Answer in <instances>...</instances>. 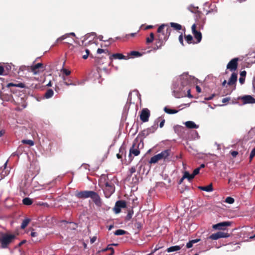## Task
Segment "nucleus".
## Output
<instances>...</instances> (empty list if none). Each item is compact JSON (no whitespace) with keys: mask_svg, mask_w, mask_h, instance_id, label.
I'll list each match as a JSON object with an SVG mask.
<instances>
[{"mask_svg":"<svg viewBox=\"0 0 255 255\" xmlns=\"http://www.w3.org/2000/svg\"><path fill=\"white\" fill-rule=\"evenodd\" d=\"M171 32V29L168 24H162L157 29V32L159 33L157 38L155 40L154 50L160 49L165 44L169 38Z\"/></svg>","mask_w":255,"mask_h":255,"instance_id":"f257e3e1","label":"nucleus"},{"mask_svg":"<svg viewBox=\"0 0 255 255\" xmlns=\"http://www.w3.org/2000/svg\"><path fill=\"white\" fill-rule=\"evenodd\" d=\"M114 179H110L108 175L102 174L99 180V185L104 191L106 198H109L115 192Z\"/></svg>","mask_w":255,"mask_h":255,"instance_id":"f03ea898","label":"nucleus"},{"mask_svg":"<svg viewBox=\"0 0 255 255\" xmlns=\"http://www.w3.org/2000/svg\"><path fill=\"white\" fill-rule=\"evenodd\" d=\"M75 196L79 199H86L91 198L95 205L98 207H101L102 204L101 199L99 194L93 191H77L75 194Z\"/></svg>","mask_w":255,"mask_h":255,"instance_id":"7ed1b4c3","label":"nucleus"},{"mask_svg":"<svg viewBox=\"0 0 255 255\" xmlns=\"http://www.w3.org/2000/svg\"><path fill=\"white\" fill-rule=\"evenodd\" d=\"M171 153V149H165L160 153L152 156L150 159L149 163L151 164L156 163L161 160H163L164 161H170V160L169 159V157L170 156Z\"/></svg>","mask_w":255,"mask_h":255,"instance_id":"20e7f679","label":"nucleus"},{"mask_svg":"<svg viewBox=\"0 0 255 255\" xmlns=\"http://www.w3.org/2000/svg\"><path fill=\"white\" fill-rule=\"evenodd\" d=\"M15 236L12 234H2L1 238H0L1 248L2 249L7 248L8 245L12 242L15 239Z\"/></svg>","mask_w":255,"mask_h":255,"instance_id":"39448f33","label":"nucleus"},{"mask_svg":"<svg viewBox=\"0 0 255 255\" xmlns=\"http://www.w3.org/2000/svg\"><path fill=\"white\" fill-rule=\"evenodd\" d=\"M195 19L196 23L193 24H197L199 28H203L204 24L206 22V18L204 16L202 12L199 11L195 14Z\"/></svg>","mask_w":255,"mask_h":255,"instance_id":"423d86ee","label":"nucleus"},{"mask_svg":"<svg viewBox=\"0 0 255 255\" xmlns=\"http://www.w3.org/2000/svg\"><path fill=\"white\" fill-rule=\"evenodd\" d=\"M158 128V122H156L150 128L144 129L142 130L139 133V135L142 136L143 138L148 136L149 134L155 132Z\"/></svg>","mask_w":255,"mask_h":255,"instance_id":"0eeeda50","label":"nucleus"},{"mask_svg":"<svg viewBox=\"0 0 255 255\" xmlns=\"http://www.w3.org/2000/svg\"><path fill=\"white\" fill-rule=\"evenodd\" d=\"M139 143L138 142V141L135 139L133 142L131 147L129 149V157L130 158L132 154L134 156H137L139 154Z\"/></svg>","mask_w":255,"mask_h":255,"instance_id":"6e6552de","label":"nucleus"},{"mask_svg":"<svg viewBox=\"0 0 255 255\" xmlns=\"http://www.w3.org/2000/svg\"><path fill=\"white\" fill-rule=\"evenodd\" d=\"M197 24H193L191 27L192 32L194 35V38L197 40L196 43H199L202 39V36L201 32L198 29H200Z\"/></svg>","mask_w":255,"mask_h":255,"instance_id":"1a4fd4ad","label":"nucleus"},{"mask_svg":"<svg viewBox=\"0 0 255 255\" xmlns=\"http://www.w3.org/2000/svg\"><path fill=\"white\" fill-rule=\"evenodd\" d=\"M230 234L228 233L219 231L213 234L209 237V239L216 240L220 238H226L230 237Z\"/></svg>","mask_w":255,"mask_h":255,"instance_id":"9d476101","label":"nucleus"},{"mask_svg":"<svg viewBox=\"0 0 255 255\" xmlns=\"http://www.w3.org/2000/svg\"><path fill=\"white\" fill-rule=\"evenodd\" d=\"M127 206V203L125 200H119L116 202L114 210L116 214L120 213L121 208H125Z\"/></svg>","mask_w":255,"mask_h":255,"instance_id":"9b49d317","label":"nucleus"},{"mask_svg":"<svg viewBox=\"0 0 255 255\" xmlns=\"http://www.w3.org/2000/svg\"><path fill=\"white\" fill-rule=\"evenodd\" d=\"M150 115V111L147 108H144L141 111L140 119L142 122H147L148 121Z\"/></svg>","mask_w":255,"mask_h":255,"instance_id":"f8f14e48","label":"nucleus"},{"mask_svg":"<svg viewBox=\"0 0 255 255\" xmlns=\"http://www.w3.org/2000/svg\"><path fill=\"white\" fill-rule=\"evenodd\" d=\"M239 59L238 58H235L232 59L227 64V68L229 69L230 71H235L238 67V61Z\"/></svg>","mask_w":255,"mask_h":255,"instance_id":"ddd939ff","label":"nucleus"},{"mask_svg":"<svg viewBox=\"0 0 255 255\" xmlns=\"http://www.w3.org/2000/svg\"><path fill=\"white\" fill-rule=\"evenodd\" d=\"M231 222L229 221L223 222L213 226V228L215 230H224L225 227L230 226Z\"/></svg>","mask_w":255,"mask_h":255,"instance_id":"4468645a","label":"nucleus"},{"mask_svg":"<svg viewBox=\"0 0 255 255\" xmlns=\"http://www.w3.org/2000/svg\"><path fill=\"white\" fill-rule=\"evenodd\" d=\"M43 65L41 63H38L34 65L31 66L29 68L30 71L33 73L34 74H37L40 72V69H43Z\"/></svg>","mask_w":255,"mask_h":255,"instance_id":"2eb2a0df","label":"nucleus"},{"mask_svg":"<svg viewBox=\"0 0 255 255\" xmlns=\"http://www.w3.org/2000/svg\"><path fill=\"white\" fill-rule=\"evenodd\" d=\"M244 104H253L255 103V99L250 95H247L242 97Z\"/></svg>","mask_w":255,"mask_h":255,"instance_id":"dca6fc26","label":"nucleus"},{"mask_svg":"<svg viewBox=\"0 0 255 255\" xmlns=\"http://www.w3.org/2000/svg\"><path fill=\"white\" fill-rule=\"evenodd\" d=\"M237 74L233 73L228 81V84L230 86L236 84L237 81Z\"/></svg>","mask_w":255,"mask_h":255,"instance_id":"f3484780","label":"nucleus"},{"mask_svg":"<svg viewBox=\"0 0 255 255\" xmlns=\"http://www.w3.org/2000/svg\"><path fill=\"white\" fill-rule=\"evenodd\" d=\"M110 59H127V58L126 56L124 55L121 53H115L111 55L110 57Z\"/></svg>","mask_w":255,"mask_h":255,"instance_id":"a211bd4d","label":"nucleus"},{"mask_svg":"<svg viewBox=\"0 0 255 255\" xmlns=\"http://www.w3.org/2000/svg\"><path fill=\"white\" fill-rule=\"evenodd\" d=\"M186 127L189 128H197L199 127L192 121H188L185 123Z\"/></svg>","mask_w":255,"mask_h":255,"instance_id":"6ab92c4d","label":"nucleus"},{"mask_svg":"<svg viewBox=\"0 0 255 255\" xmlns=\"http://www.w3.org/2000/svg\"><path fill=\"white\" fill-rule=\"evenodd\" d=\"M198 188L201 190L207 192H211L213 190V186L212 184H210L206 186H199Z\"/></svg>","mask_w":255,"mask_h":255,"instance_id":"aec40b11","label":"nucleus"},{"mask_svg":"<svg viewBox=\"0 0 255 255\" xmlns=\"http://www.w3.org/2000/svg\"><path fill=\"white\" fill-rule=\"evenodd\" d=\"M19 87V88H24L25 85L22 83H19L18 84L13 83H9L7 85V87Z\"/></svg>","mask_w":255,"mask_h":255,"instance_id":"412c9836","label":"nucleus"},{"mask_svg":"<svg viewBox=\"0 0 255 255\" xmlns=\"http://www.w3.org/2000/svg\"><path fill=\"white\" fill-rule=\"evenodd\" d=\"M170 25L174 30L179 31L182 29V26L180 24L175 22H170Z\"/></svg>","mask_w":255,"mask_h":255,"instance_id":"4be33fe9","label":"nucleus"},{"mask_svg":"<svg viewBox=\"0 0 255 255\" xmlns=\"http://www.w3.org/2000/svg\"><path fill=\"white\" fill-rule=\"evenodd\" d=\"M142 55V54L138 51H131L128 54V56L130 57H138Z\"/></svg>","mask_w":255,"mask_h":255,"instance_id":"5701e85b","label":"nucleus"},{"mask_svg":"<svg viewBox=\"0 0 255 255\" xmlns=\"http://www.w3.org/2000/svg\"><path fill=\"white\" fill-rule=\"evenodd\" d=\"M123 154H126L125 149L124 147H121L119 149V152L117 154V157L118 159H122Z\"/></svg>","mask_w":255,"mask_h":255,"instance_id":"b1692460","label":"nucleus"},{"mask_svg":"<svg viewBox=\"0 0 255 255\" xmlns=\"http://www.w3.org/2000/svg\"><path fill=\"white\" fill-rule=\"evenodd\" d=\"M181 249V247L180 246H172L169 248H168L167 249V251L168 253L173 252L175 251H177L180 250Z\"/></svg>","mask_w":255,"mask_h":255,"instance_id":"393cba45","label":"nucleus"},{"mask_svg":"<svg viewBox=\"0 0 255 255\" xmlns=\"http://www.w3.org/2000/svg\"><path fill=\"white\" fill-rule=\"evenodd\" d=\"M54 92L52 89H48L45 93L44 97L46 99H49L53 96Z\"/></svg>","mask_w":255,"mask_h":255,"instance_id":"a878e982","label":"nucleus"},{"mask_svg":"<svg viewBox=\"0 0 255 255\" xmlns=\"http://www.w3.org/2000/svg\"><path fill=\"white\" fill-rule=\"evenodd\" d=\"M4 68V75H6L8 74L9 71L11 70L12 68V65L10 64H7L4 66H3Z\"/></svg>","mask_w":255,"mask_h":255,"instance_id":"bb28decb","label":"nucleus"},{"mask_svg":"<svg viewBox=\"0 0 255 255\" xmlns=\"http://www.w3.org/2000/svg\"><path fill=\"white\" fill-rule=\"evenodd\" d=\"M30 221V219L26 218L23 220L21 225V229H24Z\"/></svg>","mask_w":255,"mask_h":255,"instance_id":"cd10ccee","label":"nucleus"},{"mask_svg":"<svg viewBox=\"0 0 255 255\" xmlns=\"http://www.w3.org/2000/svg\"><path fill=\"white\" fill-rule=\"evenodd\" d=\"M109 250L111 251V254L110 255H113L114 254V249L111 247V245H109L106 248L102 250L101 252H105Z\"/></svg>","mask_w":255,"mask_h":255,"instance_id":"c85d7f7f","label":"nucleus"},{"mask_svg":"<svg viewBox=\"0 0 255 255\" xmlns=\"http://www.w3.org/2000/svg\"><path fill=\"white\" fill-rule=\"evenodd\" d=\"M32 200L29 198L26 197L22 200V203L25 205H30L32 204Z\"/></svg>","mask_w":255,"mask_h":255,"instance_id":"c756f323","label":"nucleus"},{"mask_svg":"<svg viewBox=\"0 0 255 255\" xmlns=\"http://www.w3.org/2000/svg\"><path fill=\"white\" fill-rule=\"evenodd\" d=\"M185 39L188 44L194 43L193 37L191 35L189 34L187 35H184Z\"/></svg>","mask_w":255,"mask_h":255,"instance_id":"7c9ffc66","label":"nucleus"},{"mask_svg":"<svg viewBox=\"0 0 255 255\" xmlns=\"http://www.w3.org/2000/svg\"><path fill=\"white\" fill-rule=\"evenodd\" d=\"M194 178V176H193V174H189L187 171L185 172L183 176V178H187L189 181L192 180Z\"/></svg>","mask_w":255,"mask_h":255,"instance_id":"2f4dec72","label":"nucleus"},{"mask_svg":"<svg viewBox=\"0 0 255 255\" xmlns=\"http://www.w3.org/2000/svg\"><path fill=\"white\" fill-rule=\"evenodd\" d=\"M154 39V34L153 33L151 32L150 34L149 37H148L146 38V42L147 44H149L151 43Z\"/></svg>","mask_w":255,"mask_h":255,"instance_id":"473e14b6","label":"nucleus"},{"mask_svg":"<svg viewBox=\"0 0 255 255\" xmlns=\"http://www.w3.org/2000/svg\"><path fill=\"white\" fill-rule=\"evenodd\" d=\"M164 110L165 113L169 114H176L178 112L177 110H174V109H169L167 107H165L164 109Z\"/></svg>","mask_w":255,"mask_h":255,"instance_id":"72a5a7b5","label":"nucleus"},{"mask_svg":"<svg viewBox=\"0 0 255 255\" xmlns=\"http://www.w3.org/2000/svg\"><path fill=\"white\" fill-rule=\"evenodd\" d=\"M69 35H72V36H75V34L74 33V32H71L70 33H68V34H66L64 35H62V36H61L60 37H59L58 39H57V41H62L65 39H66L67 37H68Z\"/></svg>","mask_w":255,"mask_h":255,"instance_id":"f704fd0d","label":"nucleus"},{"mask_svg":"<svg viewBox=\"0 0 255 255\" xmlns=\"http://www.w3.org/2000/svg\"><path fill=\"white\" fill-rule=\"evenodd\" d=\"M188 9L192 13H196V12H198V7H195L192 5H190L188 7Z\"/></svg>","mask_w":255,"mask_h":255,"instance_id":"c9c22d12","label":"nucleus"},{"mask_svg":"<svg viewBox=\"0 0 255 255\" xmlns=\"http://www.w3.org/2000/svg\"><path fill=\"white\" fill-rule=\"evenodd\" d=\"M126 234V231L122 229H118L115 231L114 234L116 236L123 235Z\"/></svg>","mask_w":255,"mask_h":255,"instance_id":"e433bc0d","label":"nucleus"},{"mask_svg":"<svg viewBox=\"0 0 255 255\" xmlns=\"http://www.w3.org/2000/svg\"><path fill=\"white\" fill-rule=\"evenodd\" d=\"M234 202H235L234 199L231 197H228L225 200L226 203L230 204L234 203Z\"/></svg>","mask_w":255,"mask_h":255,"instance_id":"4c0bfd02","label":"nucleus"},{"mask_svg":"<svg viewBox=\"0 0 255 255\" xmlns=\"http://www.w3.org/2000/svg\"><path fill=\"white\" fill-rule=\"evenodd\" d=\"M22 142L23 143H24V144H28V145H29L30 146H32V145H34V142L32 140H25V139H24V140H22Z\"/></svg>","mask_w":255,"mask_h":255,"instance_id":"58836bf2","label":"nucleus"},{"mask_svg":"<svg viewBox=\"0 0 255 255\" xmlns=\"http://www.w3.org/2000/svg\"><path fill=\"white\" fill-rule=\"evenodd\" d=\"M255 156V147L252 149L251 151L250 155V162H251L254 158V157Z\"/></svg>","mask_w":255,"mask_h":255,"instance_id":"ea45409f","label":"nucleus"},{"mask_svg":"<svg viewBox=\"0 0 255 255\" xmlns=\"http://www.w3.org/2000/svg\"><path fill=\"white\" fill-rule=\"evenodd\" d=\"M64 80L65 81H64V84L67 85V86H69V85H74L73 83H72V81L70 80H68L67 81H66V79L65 78H64Z\"/></svg>","mask_w":255,"mask_h":255,"instance_id":"a19ab883","label":"nucleus"},{"mask_svg":"<svg viewBox=\"0 0 255 255\" xmlns=\"http://www.w3.org/2000/svg\"><path fill=\"white\" fill-rule=\"evenodd\" d=\"M199 171H200V168H197L195 169H194L193 172V173H192L193 176L195 177L196 175H197L199 173Z\"/></svg>","mask_w":255,"mask_h":255,"instance_id":"79ce46f5","label":"nucleus"},{"mask_svg":"<svg viewBox=\"0 0 255 255\" xmlns=\"http://www.w3.org/2000/svg\"><path fill=\"white\" fill-rule=\"evenodd\" d=\"M132 214H133V211L131 212V211H129L128 213V215L126 217L127 219V220L130 219L132 217Z\"/></svg>","mask_w":255,"mask_h":255,"instance_id":"37998d69","label":"nucleus"},{"mask_svg":"<svg viewBox=\"0 0 255 255\" xmlns=\"http://www.w3.org/2000/svg\"><path fill=\"white\" fill-rule=\"evenodd\" d=\"M179 41L180 43L182 44V45H184V42H183V34L182 33H181V34L179 36Z\"/></svg>","mask_w":255,"mask_h":255,"instance_id":"c03bdc74","label":"nucleus"},{"mask_svg":"<svg viewBox=\"0 0 255 255\" xmlns=\"http://www.w3.org/2000/svg\"><path fill=\"white\" fill-rule=\"evenodd\" d=\"M62 71L63 73L65 74L66 76L69 75L71 73V71L66 69H63Z\"/></svg>","mask_w":255,"mask_h":255,"instance_id":"a18cd8bd","label":"nucleus"},{"mask_svg":"<svg viewBox=\"0 0 255 255\" xmlns=\"http://www.w3.org/2000/svg\"><path fill=\"white\" fill-rule=\"evenodd\" d=\"M231 154L234 157H236V156L238 154V152L237 151H231Z\"/></svg>","mask_w":255,"mask_h":255,"instance_id":"49530a36","label":"nucleus"},{"mask_svg":"<svg viewBox=\"0 0 255 255\" xmlns=\"http://www.w3.org/2000/svg\"><path fill=\"white\" fill-rule=\"evenodd\" d=\"M4 68L2 66H0V75H4Z\"/></svg>","mask_w":255,"mask_h":255,"instance_id":"de8ad7c7","label":"nucleus"},{"mask_svg":"<svg viewBox=\"0 0 255 255\" xmlns=\"http://www.w3.org/2000/svg\"><path fill=\"white\" fill-rule=\"evenodd\" d=\"M136 171V169H135V168L134 167H131L130 169H129V172H130V175H131V174H132L133 173H134V172H135Z\"/></svg>","mask_w":255,"mask_h":255,"instance_id":"09e8293b","label":"nucleus"},{"mask_svg":"<svg viewBox=\"0 0 255 255\" xmlns=\"http://www.w3.org/2000/svg\"><path fill=\"white\" fill-rule=\"evenodd\" d=\"M246 74H247V72L246 71L244 70V71H241L240 73V77L245 78L246 76Z\"/></svg>","mask_w":255,"mask_h":255,"instance_id":"8fccbe9b","label":"nucleus"},{"mask_svg":"<svg viewBox=\"0 0 255 255\" xmlns=\"http://www.w3.org/2000/svg\"><path fill=\"white\" fill-rule=\"evenodd\" d=\"M30 236L32 238H35V237H36L38 236V233H36V232H34L32 231L30 233Z\"/></svg>","mask_w":255,"mask_h":255,"instance_id":"3c124183","label":"nucleus"},{"mask_svg":"<svg viewBox=\"0 0 255 255\" xmlns=\"http://www.w3.org/2000/svg\"><path fill=\"white\" fill-rule=\"evenodd\" d=\"M193 244L191 242V241H190L187 244H186V247L187 248H190L193 246Z\"/></svg>","mask_w":255,"mask_h":255,"instance_id":"603ef678","label":"nucleus"},{"mask_svg":"<svg viewBox=\"0 0 255 255\" xmlns=\"http://www.w3.org/2000/svg\"><path fill=\"white\" fill-rule=\"evenodd\" d=\"M245 78L244 77H241L239 78V82L241 84H243L245 83Z\"/></svg>","mask_w":255,"mask_h":255,"instance_id":"864d4df0","label":"nucleus"},{"mask_svg":"<svg viewBox=\"0 0 255 255\" xmlns=\"http://www.w3.org/2000/svg\"><path fill=\"white\" fill-rule=\"evenodd\" d=\"M230 100V98H228V97L225 98H224L222 99V103H226L229 102Z\"/></svg>","mask_w":255,"mask_h":255,"instance_id":"5fc2aeb1","label":"nucleus"},{"mask_svg":"<svg viewBox=\"0 0 255 255\" xmlns=\"http://www.w3.org/2000/svg\"><path fill=\"white\" fill-rule=\"evenodd\" d=\"M187 96L188 97L191 98L193 97L192 95L191 94V90L190 89H188L187 90Z\"/></svg>","mask_w":255,"mask_h":255,"instance_id":"6e6d98bb","label":"nucleus"},{"mask_svg":"<svg viewBox=\"0 0 255 255\" xmlns=\"http://www.w3.org/2000/svg\"><path fill=\"white\" fill-rule=\"evenodd\" d=\"M134 226L135 227H136L137 228H140L141 227V225L139 222L135 223Z\"/></svg>","mask_w":255,"mask_h":255,"instance_id":"4d7b16f0","label":"nucleus"},{"mask_svg":"<svg viewBox=\"0 0 255 255\" xmlns=\"http://www.w3.org/2000/svg\"><path fill=\"white\" fill-rule=\"evenodd\" d=\"M96 239H97L96 237L94 236V237H92L90 240L91 243V244L94 243L96 241Z\"/></svg>","mask_w":255,"mask_h":255,"instance_id":"13d9d810","label":"nucleus"},{"mask_svg":"<svg viewBox=\"0 0 255 255\" xmlns=\"http://www.w3.org/2000/svg\"><path fill=\"white\" fill-rule=\"evenodd\" d=\"M38 205H39L40 206H46V207H48V205L47 203H43V202H39Z\"/></svg>","mask_w":255,"mask_h":255,"instance_id":"bf43d9fd","label":"nucleus"},{"mask_svg":"<svg viewBox=\"0 0 255 255\" xmlns=\"http://www.w3.org/2000/svg\"><path fill=\"white\" fill-rule=\"evenodd\" d=\"M105 52V50L103 49L98 48L97 50V53L99 54H101Z\"/></svg>","mask_w":255,"mask_h":255,"instance_id":"052dcab7","label":"nucleus"},{"mask_svg":"<svg viewBox=\"0 0 255 255\" xmlns=\"http://www.w3.org/2000/svg\"><path fill=\"white\" fill-rule=\"evenodd\" d=\"M164 123H165V120H162L161 122L160 123V124H159V127L160 128H162L164 125Z\"/></svg>","mask_w":255,"mask_h":255,"instance_id":"680f3d73","label":"nucleus"},{"mask_svg":"<svg viewBox=\"0 0 255 255\" xmlns=\"http://www.w3.org/2000/svg\"><path fill=\"white\" fill-rule=\"evenodd\" d=\"M196 89L198 93H200L201 92V89L199 86H196Z\"/></svg>","mask_w":255,"mask_h":255,"instance_id":"e2e57ef3","label":"nucleus"},{"mask_svg":"<svg viewBox=\"0 0 255 255\" xmlns=\"http://www.w3.org/2000/svg\"><path fill=\"white\" fill-rule=\"evenodd\" d=\"M215 94H213L212 96H210V97H209L208 98H205V100H212L213 98V97L215 96Z\"/></svg>","mask_w":255,"mask_h":255,"instance_id":"0e129e2a","label":"nucleus"},{"mask_svg":"<svg viewBox=\"0 0 255 255\" xmlns=\"http://www.w3.org/2000/svg\"><path fill=\"white\" fill-rule=\"evenodd\" d=\"M136 34V33H130V34H128V35H126V37H128L129 36H131V37H134V36H135V35Z\"/></svg>","mask_w":255,"mask_h":255,"instance_id":"69168bd1","label":"nucleus"},{"mask_svg":"<svg viewBox=\"0 0 255 255\" xmlns=\"http://www.w3.org/2000/svg\"><path fill=\"white\" fill-rule=\"evenodd\" d=\"M200 241V239H195V240H191V242L192 243V244H195V243H196L197 242H198L199 241Z\"/></svg>","mask_w":255,"mask_h":255,"instance_id":"338daca9","label":"nucleus"},{"mask_svg":"<svg viewBox=\"0 0 255 255\" xmlns=\"http://www.w3.org/2000/svg\"><path fill=\"white\" fill-rule=\"evenodd\" d=\"M26 243V240H23L19 244V246H21L22 245H23V244L25 243Z\"/></svg>","mask_w":255,"mask_h":255,"instance_id":"774afa93","label":"nucleus"}]
</instances>
